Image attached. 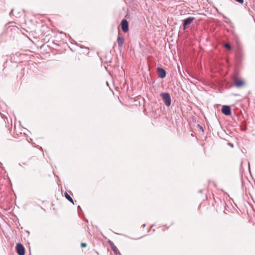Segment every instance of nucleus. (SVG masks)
<instances>
[{
	"label": "nucleus",
	"mask_w": 255,
	"mask_h": 255,
	"mask_svg": "<svg viewBox=\"0 0 255 255\" xmlns=\"http://www.w3.org/2000/svg\"><path fill=\"white\" fill-rule=\"evenodd\" d=\"M224 46H225V47L227 48L229 50L231 49V46H230V45L229 43H225L224 44Z\"/></svg>",
	"instance_id": "9b49d317"
},
{
	"label": "nucleus",
	"mask_w": 255,
	"mask_h": 255,
	"mask_svg": "<svg viewBox=\"0 0 255 255\" xmlns=\"http://www.w3.org/2000/svg\"><path fill=\"white\" fill-rule=\"evenodd\" d=\"M236 1L240 3H243V2H244V0H235Z\"/></svg>",
	"instance_id": "4468645a"
},
{
	"label": "nucleus",
	"mask_w": 255,
	"mask_h": 255,
	"mask_svg": "<svg viewBox=\"0 0 255 255\" xmlns=\"http://www.w3.org/2000/svg\"><path fill=\"white\" fill-rule=\"evenodd\" d=\"M194 19L195 18L193 17H189L187 18L184 19L183 24L184 29H186L187 25L191 24Z\"/></svg>",
	"instance_id": "423d86ee"
},
{
	"label": "nucleus",
	"mask_w": 255,
	"mask_h": 255,
	"mask_svg": "<svg viewBox=\"0 0 255 255\" xmlns=\"http://www.w3.org/2000/svg\"><path fill=\"white\" fill-rule=\"evenodd\" d=\"M230 145H231V146L232 147H233V145H234V144H230Z\"/></svg>",
	"instance_id": "2eb2a0df"
},
{
	"label": "nucleus",
	"mask_w": 255,
	"mask_h": 255,
	"mask_svg": "<svg viewBox=\"0 0 255 255\" xmlns=\"http://www.w3.org/2000/svg\"><path fill=\"white\" fill-rule=\"evenodd\" d=\"M117 42L118 46L119 47H122L123 46L124 43V38L121 36V34L120 33H119L118 34Z\"/></svg>",
	"instance_id": "1a4fd4ad"
},
{
	"label": "nucleus",
	"mask_w": 255,
	"mask_h": 255,
	"mask_svg": "<svg viewBox=\"0 0 255 255\" xmlns=\"http://www.w3.org/2000/svg\"><path fill=\"white\" fill-rule=\"evenodd\" d=\"M160 96L163 99L165 105L169 107L171 105V98L170 94L168 93H163L160 94Z\"/></svg>",
	"instance_id": "f03ea898"
},
{
	"label": "nucleus",
	"mask_w": 255,
	"mask_h": 255,
	"mask_svg": "<svg viewBox=\"0 0 255 255\" xmlns=\"http://www.w3.org/2000/svg\"><path fill=\"white\" fill-rule=\"evenodd\" d=\"M198 127L200 129L202 132H203V131H204L203 128L202 127V126H200V125H198Z\"/></svg>",
	"instance_id": "ddd939ff"
},
{
	"label": "nucleus",
	"mask_w": 255,
	"mask_h": 255,
	"mask_svg": "<svg viewBox=\"0 0 255 255\" xmlns=\"http://www.w3.org/2000/svg\"><path fill=\"white\" fill-rule=\"evenodd\" d=\"M16 252L18 255H24L25 249L21 244L18 243L16 245Z\"/></svg>",
	"instance_id": "7ed1b4c3"
},
{
	"label": "nucleus",
	"mask_w": 255,
	"mask_h": 255,
	"mask_svg": "<svg viewBox=\"0 0 255 255\" xmlns=\"http://www.w3.org/2000/svg\"><path fill=\"white\" fill-rule=\"evenodd\" d=\"M233 80V85L237 88H241L245 86L246 82L244 79L241 78L237 76L232 78Z\"/></svg>",
	"instance_id": "f257e3e1"
},
{
	"label": "nucleus",
	"mask_w": 255,
	"mask_h": 255,
	"mask_svg": "<svg viewBox=\"0 0 255 255\" xmlns=\"http://www.w3.org/2000/svg\"><path fill=\"white\" fill-rule=\"evenodd\" d=\"M64 194H65V196L66 198L68 201H69L70 202H71L72 204H74L73 200L72 198L70 197V196L67 192H65L64 193Z\"/></svg>",
	"instance_id": "9d476101"
},
{
	"label": "nucleus",
	"mask_w": 255,
	"mask_h": 255,
	"mask_svg": "<svg viewBox=\"0 0 255 255\" xmlns=\"http://www.w3.org/2000/svg\"><path fill=\"white\" fill-rule=\"evenodd\" d=\"M122 29L124 32L128 30V24L126 19H123L121 22Z\"/></svg>",
	"instance_id": "39448f33"
},
{
	"label": "nucleus",
	"mask_w": 255,
	"mask_h": 255,
	"mask_svg": "<svg viewBox=\"0 0 255 255\" xmlns=\"http://www.w3.org/2000/svg\"><path fill=\"white\" fill-rule=\"evenodd\" d=\"M81 247L82 248H85V247H87V244L84 243H82L81 244Z\"/></svg>",
	"instance_id": "f8f14e48"
},
{
	"label": "nucleus",
	"mask_w": 255,
	"mask_h": 255,
	"mask_svg": "<svg viewBox=\"0 0 255 255\" xmlns=\"http://www.w3.org/2000/svg\"><path fill=\"white\" fill-rule=\"evenodd\" d=\"M222 112L226 116L231 115V108L229 106H223L221 110Z\"/></svg>",
	"instance_id": "20e7f679"
},
{
	"label": "nucleus",
	"mask_w": 255,
	"mask_h": 255,
	"mask_svg": "<svg viewBox=\"0 0 255 255\" xmlns=\"http://www.w3.org/2000/svg\"><path fill=\"white\" fill-rule=\"evenodd\" d=\"M109 245H110L112 250L116 254V255H121L119 250L116 247V246L114 245V243L112 241H109Z\"/></svg>",
	"instance_id": "0eeeda50"
},
{
	"label": "nucleus",
	"mask_w": 255,
	"mask_h": 255,
	"mask_svg": "<svg viewBox=\"0 0 255 255\" xmlns=\"http://www.w3.org/2000/svg\"><path fill=\"white\" fill-rule=\"evenodd\" d=\"M157 71L159 77L163 78L165 77L166 72L162 68L158 67L157 69Z\"/></svg>",
	"instance_id": "6e6552de"
}]
</instances>
